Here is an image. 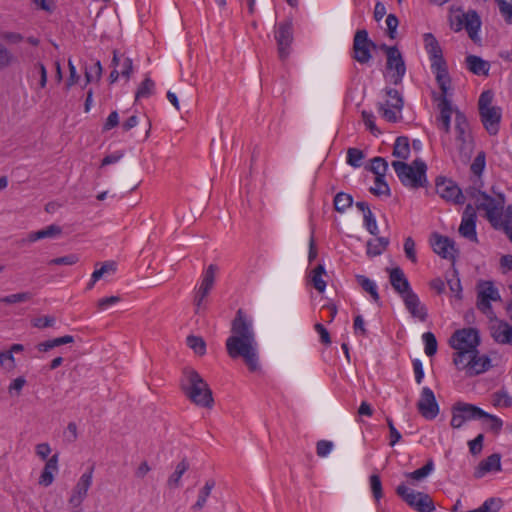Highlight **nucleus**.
Listing matches in <instances>:
<instances>
[{
    "label": "nucleus",
    "mask_w": 512,
    "mask_h": 512,
    "mask_svg": "<svg viewBox=\"0 0 512 512\" xmlns=\"http://www.w3.org/2000/svg\"><path fill=\"white\" fill-rule=\"evenodd\" d=\"M480 344L479 333L475 328L456 330L449 339V345L455 350L453 363L466 376H476L488 371L491 359L477 350Z\"/></svg>",
    "instance_id": "f257e3e1"
},
{
    "label": "nucleus",
    "mask_w": 512,
    "mask_h": 512,
    "mask_svg": "<svg viewBox=\"0 0 512 512\" xmlns=\"http://www.w3.org/2000/svg\"><path fill=\"white\" fill-rule=\"evenodd\" d=\"M231 332L232 335L226 340L228 355L233 359L243 358L251 372L259 371L258 345L252 317L239 309L232 321Z\"/></svg>",
    "instance_id": "f03ea898"
},
{
    "label": "nucleus",
    "mask_w": 512,
    "mask_h": 512,
    "mask_svg": "<svg viewBox=\"0 0 512 512\" xmlns=\"http://www.w3.org/2000/svg\"><path fill=\"white\" fill-rule=\"evenodd\" d=\"M439 116L437 117L438 127L446 134L451 129V119H454L453 134L459 151L466 153L472 146V135L467 117L454 108L451 101L447 98V94L441 93L436 97Z\"/></svg>",
    "instance_id": "7ed1b4c3"
},
{
    "label": "nucleus",
    "mask_w": 512,
    "mask_h": 512,
    "mask_svg": "<svg viewBox=\"0 0 512 512\" xmlns=\"http://www.w3.org/2000/svg\"><path fill=\"white\" fill-rule=\"evenodd\" d=\"M478 210H483L487 220L495 229H502L512 242V206L504 210L505 199L502 194L493 198L486 193L474 195Z\"/></svg>",
    "instance_id": "20e7f679"
},
{
    "label": "nucleus",
    "mask_w": 512,
    "mask_h": 512,
    "mask_svg": "<svg viewBox=\"0 0 512 512\" xmlns=\"http://www.w3.org/2000/svg\"><path fill=\"white\" fill-rule=\"evenodd\" d=\"M180 386L185 396L195 405L211 408L213 405L212 391L207 382L192 368L183 370Z\"/></svg>",
    "instance_id": "39448f33"
},
{
    "label": "nucleus",
    "mask_w": 512,
    "mask_h": 512,
    "mask_svg": "<svg viewBox=\"0 0 512 512\" xmlns=\"http://www.w3.org/2000/svg\"><path fill=\"white\" fill-rule=\"evenodd\" d=\"M424 47L430 60L432 73L435 75L437 84L441 93L448 94L451 79L448 73L446 61L443 57V51L437 39L431 33H425L423 36Z\"/></svg>",
    "instance_id": "423d86ee"
},
{
    "label": "nucleus",
    "mask_w": 512,
    "mask_h": 512,
    "mask_svg": "<svg viewBox=\"0 0 512 512\" xmlns=\"http://www.w3.org/2000/svg\"><path fill=\"white\" fill-rule=\"evenodd\" d=\"M391 165L405 187L418 189L427 185V166L424 161L416 159L411 165L403 161H392Z\"/></svg>",
    "instance_id": "0eeeda50"
},
{
    "label": "nucleus",
    "mask_w": 512,
    "mask_h": 512,
    "mask_svg": "<svg viewBox=\"0 0 512 512\" xmlns=\"http://www.w3.org/2000/svg\"><path fill=\"white\" fill-rule=\"evenodd\" d=\"M494 94L490 90L483 91L478 99V111L480 120L490 135H496L499 131L502 118L500 107L493 105Z\"/></svg>",
    "instance_id": "6e6552de"
},
{
    "label": "nucleus",
    "mask_w": 512,
    "mask_h": 512,
    "mask_svg": "<svg viewBox=\"0 0 512 512\" xmlns=\"http://www.w3.org/2000/svg\"><path fill=\"white\" fill-rule=\"evenodd\" d=\"M404 101L398 90L385 88L383 99L379 103V113L388 122H397L401 118Z\"/></svg>",
    "instance_id": "1a4fd4ad"
},
{
    "label": "nucleus",
    "mask_w": 512,
    "mask_h": 512,
    "mask_svg": "<svg viewBox=\"0 0 512 512\" xmlns=\"http://www.w3.org/2000/svg\"><path fill=\"white\" fill-rule=\"evenodd\" d=\"M450 26L455 32L465 29L473 41L479 40L478 32L481 27V19L474 10L462 12L460 10L450 16Z\"/></svg>",
    "instance_id": "9d476101"
},
{
    "label": "nucleus",
    "mask_w": 512,
    "mask_h": 512,
    "mask_svg": "<svg viewBox=\"0 0 512 512\" xmlns=\"http://www.w3.org/2000/svg\"><path fill=\"white\" fill-rule=\"evenodd\" d=\"M386 54V74L385 77L395 85L402 82L406 73V65L403 56L398 48L384 46Z\"/></svg>",
    "instance_id": "9b49d317"
},
{
    "label": "nucleus",
    "mask_w": 512,
    "mask_h": 512,
    "mask_svg": "<svg viewBox=\"0 0 512 512\" xmlns=\"http://www.w3.org/2000/svg\"><path fill=\"white\" fill-rule=\"evenodd\" d=\"M396 493L400 496L411 508L417 512H433L435 505L432 498L423 492H417L405 484L397 487Z\"/></svg>",
    "instance_id": "f8f14e48"
},
{
    "label": "nucleus",
    "mask_w": 512,
    "mask_h": 512,
    "mask_svg": "<svg viewBox=\"0 0 512 512\" xmlns=\"http://www.w3.org/2000/svg\"><path fill=\"white\" fill-rule=\"evenodd\" d=\"M498 289L491 281H481L477 286V308L489 317L493 316L491 302L499 301Z\"/></svg>",
    "instance_id": "ddd939ff"
},
{
    "label": "nucleus",
    "mask_w": 512,
    "mask_h": 512,
    "mask_svg": "<svg viewBox=\"0 0 512 512\" xmlns=\"http://www.w3.org/2000/svg\"><path fill=\"white\" fill-rule=\"evenodd\" d=\"M274 37L278 46V54L281 60L288 58L293 42V25L291 20H285L275 26Z\"/></svg>",
    "instance_id": "4468645a"
},
{
    "label": "nucleus",
    "mask_w": 512,
    "mask_h": 512,
    "mask_svg": "<svg viewBox=\"0 0 512 512\" xmlns=\"http://www.w3.org/2000/svg\"><path fill=\"white\" fill-rule=\"evenodd\" d=\"M374 43L369 39L365 29L357 30L353 39V58L360 64H366L372 58Z\"/></svg>",
    "instance_id": "2eb2a0df"
},
{
    "label": "nucleus",
    "mask_w": 512,
    "mask_h": 512,
    "mask_svg": "<svg viewBox=\"0 0 512 512\" xmlns=\"http://www.w3.org/2000/svg\"><path fill=\"white\" fill-rule=\"evenodd\" d=\"M436 192L442 199L454 204H463L465 201L461 189L451 179L438 177L436 179Z\"/></svg>",
    "instance_id": "dca6fc26"
},
{
    "label": "nucleus",
    "mask_w": 512,
    "mask_h": 512,
    "mask_svg": "<svg viewBox=\"0 0 512 512\" xmlns=\"http://www.w3.org/2000/svg\"><path fill=\"white\" fill-rule=\"evenodd\" d=\"M419 413L427 420H433L439 414V405L434 392L429 387H423L417 403Z\"/></svg>",
    "instance_id": "f3484780"
},
{
    "label": "nucleus",
    "mask_w": 512,
    "mask_h": 512,
    "mask_svg": "<svg viewBox=\"0 0 512 512\" xmlns=\"http://www.w3.org/2000/svg\"><path fill=\"white\" fill-rule=\"evenodd\" d=\"M218 267L215 264H210L206 270L202 273L200 285L195 293L194 303L199 310L206 296L213 288L215 282V276Z\"/></svg>",
    "instance_id": "a211bd4d"
},
{
    "label": "nucleus",
    "mask_w": 512,
    "mask_h": 512,
    "mask_svg": "<svg viewBox=\"0 0 512 512\" xmlns=\"http://www.w3.org/2000/svg\"><path fill=\"white\" fill-rule=\"evenodd\" d=\"M93 469H89L81 475L75 487L72 489L69 503L73 507H79L87 496L92 485Z\"/></svg>",
    "instance_id": "6ab92c4d"
},
{
    "label": "nucleus",
    "mask_w": 512,
    "mask_h": 512,
    "mask_svg": "<svg viewBox=\"0 0 512 512\" xmlns=\"http://www.w3.org/2000/svg\"><path fill=\"white\" fill-rule=\"evenodd\" d=\"M476 211L474 207L468 204L463 212L461 224L459 226V233L464 238L477 243V233H476Z\"/></svg>",
    "instance_id": "aec40b11"
},
{
    "label": "nucleus",
    "mask_w": 512,
    "mask_h": 512,
    "mask_svg": "<svg viewBox=\"0 0 512 512\" xmlns=\"http://www.w3.org/2000/svg\"><path fill=\"white\" fill-rule=\"evenodd\" d=\"M433 251L445 259H454L457 253L454 241L447 236L434 234L431 238Z\"/></svg>",
    "instance_id": "412c9836"
},
{
    "label": "nucleus",
    "mask_w": 512,
    "mask_h": 512,
    "mask_svg": "<svg viewBox=\"0 0 512 512\" xmlns=\"http://www.w3.org/2000/svg\"><path fill=\"white\" fill-rule=\"evenodd\" d=\"M402 300L404 302L406 309L414 318H417L421 322L426 321L428 316L427 308L420 301L419 297L414 291L408 293L407 295H404V297H402Z\"/></svg>",
    "instance_id": "4be33fe9"
},
{
    "label": "nucleus",
    "mask_w": 512,
    "mask_h": 512,
    "mask_svg": "<svg viewBox=\"0 0 512 512\" xmlns=\"http://www.w3.org/2000/svg\"><path fill=\"white\" fill-rule=\"evenodd\" d=\"M501 470V456L497 453H494L478 464V466L475 468L474 476L475 478L479 479L483 478L488 473L500 472Z\"/></svg>",
    "instance_id": "5701e85b"
},
{
    "label": "nucleus",
    "mask_w": 512,
    "mask_h": 512,
    "mask_svg": "<svg viewBox=\"0 0 512 512\" xmlns=\"http://www.w3.org/2000/svg\"><path fill=\"white\" fill-rule=\"evenodd\" d=\"M389 280L391 286L400 294L401 298L413 291L403 270L399 267L393 268L389 271Z\"/></svg>",
    "instance_id": "b1692460"
},
{
    "label": "nucleus",
    "mask_w": 512,
    "mask_h": 512,
    "mask_svg": "<svg viewBox=\"0 0 512 512\" xmlns=\"http://www.w3.org/2000/svg\"><path fill=\"white\" fill-rule=\"evenodd\" d=\"M491 335L498 343L512 345V326L507 322L495 320L491 325Z\"/></svg>",
    "instance_id": "393cba45"
},
{
    "label": "nucleus",
    "mask_w": 512,
    "mask_h": 512,
    "mask_svg": "<svg viewBox=\"0 0 512 512\" xmlns=\"http://www.w3.org/2000/svg\"><path fill=\"white\" fill-rule=\"evenodd\" d=\"M24 350L22 344H13L8 350L0 351V366L7 372L16 368L14 353H20Z\"/></svg>",
    "instance_id": "a878e982"
},
{
    "label": "nucleus",
    "mask_w": 512,
    "mask_h": 512,
    "mask_svg": "<svg viewBox=\"0 0 512 512\" xmlns=\"http://www.w3.org/2000/svg\"><path fill=\"white\" fill-rule=\"evenodd\" d=\"M467 69L477 76H488L490 63L479 56L468 55L466 57Z\"/></svg>",
    "instance_id": "bb28decb"
},
{
    "label": "nucleus",
    "mask_w": 512,
    "mask_h": 512,
    "mask_svg": "<svg viewBox=\"0 0 512 512\" xmlns=\"http://www.w3.org/2000/svg\"><path fill=\"white\" fill-rule=\"evenodd\" d=\"M58 471V454H54L49 458L44 466V469L39 477V484L48 487L54 481V475Z\"/></svg>",
    "instance_id": "cd10ccee"
},
{
    "label": "nucleus",
    "mask_w": 512,
    "mask_h": 512,
    "mask_svg": "<svg viewBox=\"0 0 512 512\" xmlns=\"http://www.w3.org/2000/svg\"><path fill=\"white\" fill-rule=\"evenodd\" d=\"M325 276H326V271L322 264H319L315 268H313L308 275L309 283L319 293H323L326 289L327 283H326V280L324 279Z\"/></svg>",
    "instance_id": "c85d7f7f"
},
{
    "label": "nucleus",
    "mask_w": 512,
    "mask_h": 512,
    "mask_svg": "<svg viewBox=\"0 0 512 512\" xmlns=\"http://www.w3.org/2000/svg\"><path fill=\"white\" fill-rule=\"evenodd\" d=\"M112 65L118 69L121 76L126 78L130 77L133 65L132 60L129 57H126L123 54H118L116 51H114Z\"/></svg>",
    "instance_id": "c756f323"
},
{
    "label": "nucleus",
    "mask_w": 512,
    "mask_h": 512,
    "mask_svg": "<svg viewBox=\"0 0 512 512\" xmlns=\"http://www.w3.org/2000/svg\"><path fill=\"white\" fill-rule=\"evenodd\" d=\"M61 233H62V229H61L60 226L55 225V224H51V225L45 227L44 229H41V230H38V231H34V232H30L28 234V238L27 239H28L29 242H35V241H38V240H41V239H45V238L57 237Z\"/></svg>",
    "instance_id": "7c9ffc66"
},
{
    "label": "nucleus",
    "mask_w": 512,
    "mask_h": 512,
    "mask_svg": "<svg viewBox=\"0 0 512 512\" xmlns=\"http://www.w3.org/2000/svg\"><path fill=\"white\" fill-rule=\"evenodd\" d=\"M410 153L411 149L408 138L403 136L398 137L395 140L392 155L395 158H398V161L405 162V160H407L410 157Z\"/></svg>",
    "instance_id": "2f4dec72"
},
{
    "label": "nucleus",
    "mask_w": 512,
    "mask_h": 512,
    "mask_svg": "<svg viewBox=\"0 0 512 512\" xmlns=\"http://www.w3.org/2000/svg\"><path fill=\"white\" fill-rule=\"evenodd\" d=\"M389 239L386 237H375L367 242L366 253L369 257L381 255L388 247Z\"/></svg>",
    "instance_id": "473e14b6"
},
{
    "label": "nucleus",
    "mask_w": 512,
    "mask_h": 512,
    "mask_svg": "<svg viewBox=\"0 0 512 512\" xmlns=\"http://www.w3.org/2000/svg\"><path fill=\"white\" fill-rule=\"evenodd\" d=\"M357 283L361 286V288L370 294L372 300L374 302H378L380 299L379 293H378V287L375 281L367 278L364 275H356Z\"/></svg>",
    "instance_id": "72a5a7b5"
},
{
    "label": "nucleus",
    "mask_w": 512,
    "mask_h": 512,
    "mask_svg": "<svg viewBox=\"0 0 512 512\" xmlns=\"http://www.w3.org/2000/svg\"><path fill=\"white\" fill-rule=\"evenodd\" d=\"M458 407L466 421L482 419L485 415V411L472 404L459 403Z\"/></svg>",
    "instance_id": "f704fd0d"
},
{
    "label": "nucleus",
    "mask_w": 512,
    "mask_h": 512,
    "mask_svg": "<svg viewBox=\"0 0 512 512\" xmlns=\"http://www.w3.org/2000/svg\"><path fill=\"white\" fill-rule=\"evenodd\" d=\"M30 77L32 80H38V85L41 89L45 88L47 85V70L42 63L34 64Z\"/></svg>",
    "instance_id": "c9c22d12"
},
{
    "label": "nucleus",
    "mask_w": 512,
    "mask_h": 512,
    "mask_svg": "<svg viewBox=\"0 0 512 512\" xmlns=\"http://www.w3.org/2000/svg\"><path fill=\"white\" fill-rule=\"evenodd\" d=\"M189 464L182 460L179 462L175 468V471L170 475L168 479V485L171 487H178L180 485V480L183 474L188 470Z\"/></svg>",
    "instance_id": "e433bc0d"
},
{
    "label": "nucleus",
    "mask_w": 512,
    "mask_h": 512,
    "mask_svg": "<svg viewBox=\"0 0 512 512\" xmlns=\"http://www.w3.org/2000/svg\"><path fill=\"white\" fill-rule=\"evenodd\" d=\"M214 486L215 482L213 480H209L205 483L204 487L199 491L198 499L193 506L194 509L200 510L205 506Z\"/></svg>",
    "instance_id": "4c0bfd02"
},
{
    "label": "nucleus",
    "mask_w": 512,
    "mask_h": 512,
    "mask_svg": "<svg viewBox=\"0 0 512 512\" xmlns=\"http://www.w3.org/2000/svg\"><path fill=\"white\" fill-rule=\"evenodd\" d=\"M492 404L498 408H508L512 405V397L505 390H500L492 395Z\"/></svg>",
    "instance_id": "58836bf2"
},
{
    "label": "nucleus",
    "mask_w": 512,
    "mask_h": 512,
    "mask_svg": "<svg viewBox=\"0 0 512 512\" xmlns=\"http://www.w3.org/2000/svg\"><path fill=\"white\" fill-rule=\"evenodd\" d=\"M365 155L362 150L357 148H349L347 150L346 162L350 166L354 168H359L362 166L363 159Z\"/></svg>",
    "instance_id": "ea45409f"
},
{
    "label": "nucleus",
    "mask_w": 512,
    "mask_h": 512,
    "mask_svg": "<svg viewBox=\"0 0 512 512\" xmlns=\"http://www.w3.org/2000/svg\"><path fill=\"white\" fill-rule=\"evenodd\" d=\"M422 340L424 342L425 354L429 357L434 356L438 347L435 335L432 332H425L422 335Z\"/></svg>",
    "instance_id": "a19ab883"
},
{
    "label": "nucleus",
    "mask_w": 512,
    "mask_h": 512,
    "mask_svg": "<svg viewBox=\"0 0 512 512\" xmlns=\"http://www.w3.org/2000/svg\"><path fill=\"white\" fill-rule=\"evenodd\" d=\"M434 470V463L432 460H429L423 467L407 473L406 477L415 481H420L427 477Z\"/></svg>",
    "instance_id": "79ce46f5"
},
{
    "label": "nucleus",
    "mask_w": 512,
    "mask_h": 512,
    "mask_svg": "<svg viewBox=\"0 0 512 512\" xmlns=\"http://www.w3.org/2000/svg\"><path fill=\"white\" fill-rule=\"evenodd\" d=\"M102 77V65L100 61H96L93 66L85 69V85L99 81Z\"/></svg>",
    "instance_id": "37998d69"
},
{
    "label": "nucleus",
    "mask_w": 512,
    "mask_h": 512,
    "mask_svg": "<svg viewBox=\"0 0 512 512\" xmlns=\"http://www.w3.org/2000/svg\"><path fill=\"white\" fill-rule=\"evenodd\" d=\"M352 203V196L347 193L340 192L334 198V207L338 212H344Z\"/></svg>",
    "instance_id": "c03bdc74"
},
{
    "label": "nucleus",
    "mask_w": 512,
    "mask_h": 512,
    "mask_svg": "<svg viewBox=\"0 0 512 512\" xmlns=\"http://www.w3.org/2000/svg\"><path fill=\"white\" fill-rule=\"evenodd\" d=\"M388 170V163L382 157H374L371 160V171L375 174V177H385Z\"/></svg>",
    "instance_id": "a18cd8bd"
},
{
    "label": "nucleus",
    "mask_w": 512,
    "mask_h": 512,
    "mask_svg": "<svg viewBox=\"0 0 512 512\" xmlns=\"http://www.w3.org/2000/svg\"><path fill=\"white\" fill-rule=\"evenodd\" d=\"M385 177H375L374 184L370 188V191L376 196H389L390 188L386 183Z\"/></svg>",
    "instance_id": "49530a36"
},
{
    "label": "nucleus",
    "mask_w": 512,
    "mask_h": 512,
    "mask_svg": "<svg viewBox=\"0 0 512 512\" xmlns=\"http://www.w3.org/2000/svg\"><path fill=\"white\" fill-rule=\"evenodd\" d=\"M501 16L507 24H512V0H495Z\"/></svg>",
    "instance_id": "de8ad7c7"
},
{
    "label": "nucleus",
    "mask_w": 512,
    "mask_h": 512,
    "mask_svg": "<svg viewBox=\"0 0 512 512\" xmlns=\"http://www.w3.org/2000/svg\"><path fill=\"white\" fill-rule=\"evenodd\" d=\"M486 166V155L483 151L479 152L477 156L474 158L471 164V172L475 176H481Z\"/></svg>",
    "instance_id": "09e8293b"
},
{
    "label": "nucleus",
    "mask_w": 512,
    "mask_h": 512,
    "mask_svg": "<svg viewBox=\"0 0 512 512\" xmlns=\"http://www.w3.org/2000/svg\"><path fill=\"white\" fill-rule=\"evenodd\" d=\"M31 298H32L31 293L21 292V293H15V294L3 296L0 298V302L4 303V304H16V303L29 301Z\"/></svg>",
    "instance_id": "8fccbe9b"
},
{
    "label": "nucleus",
    "mask_w": 512,
    "mask_h": 512,
    "mask_svg": "<svg viewBox=\"0 0 512 512\" xmlns=\"http://www.w3.org/2000/svg\"><path fill=\"white\" fill-rule=\"evenodd\" d=\"M187 345L198 355H204L206 352V344L201 337L188 336Z\"/></svg>",
    "instance_id": "3c124183"
},
{
    "label": "nucleus",
    "mask_w": 512,
    "mask_h": 512,
    "mask_svg": "<svg viewBox=\"0 0 512 512\" xmlns=\"http://www.w3.org/2000/svg\"><path fill=\"white\" fill-rule=\"evenodd\" d=\"M482 419L484 420V424L486 425L487 429L495 433H498L503 426L502 420L495 415H491L485 412V415H483Z\"/></svg>",
    "instance_id": "603ef678"
},
{
    "label": "nucleus",
    "mask_w": 512,
    "mask_h": 512,
    "mask_svg": "<svg viewBox=\"0 0 512 512\" xmlns=\"http://www.w3.org/2000/svg\"><path fill=\"white\" fill-rule=\"evenodd\" d=\"M154 82L150 78H146L136 92V99L148 98L154 91Z\"/></svg>",
    "instance_id": "864d4df0"
},
{
    "label": "nucleus",
    "mask_w": 512,
    "mask_h": 512,
    "mask_svg": "<svg viewBox=\"0 0 512 512\" xmlns=\"http://www.w3.org/2000/svg\"><path fill=\"white\" fill-rule=\"evenodd\" d=\"M502 507V501L499 498H489L478 508L480 512H498Z\"/></svg>",
    "instance_id": "5fc2aeb1"
},
{
    "label": "nucleus",
    "mask_w": 512,
    "mask_h": 512,
    "mask_svg": "<svg viewBox=\"0 0 512 512\" xmlns=\"http://www.w3.org/2000/svg\"><path fill=\"white\" fill-rule=\"evenodd\" d=\"M79 261V257L76 254H69L66 256L58 257L51 259L48 264L49 265H66L71 266L76 264Z\"/></svg>",
    "instance_id": "6e6d98bb"
},
{
    "label": "nucleus",
    "mask_w": 512,
    "mask_h": 512,
    "mask_svg": "<svg viewBox=\"0 0 512 512\" xmlns=\"http://www.w3.org/2000/svg\"><path fill=\"white\" fill-rule=\"evenodd\" d=\"M370 488L372 494L376 500H379L383 496L382 483L380 477L376 474L370 476Z\"/></svg>",
    "instance_id": "4d7b16f0"
},
{
    "label": "nucleus",
    "mask_w": 512,
    "mask_h": 512,
    "mask_svg": "<svg viewBox=\"0 0 512 512\" xmlns=\"http://www.w3.org/2000/svg\"><path fill=\"white\" fill-rule=\"evenodd\" d=\"M364 218V226L365 228L372 234L377 235L379 232L378 225L376 222V218L373 215L372 211H367L366 215L363 216Z\"/></svg>",
    "instance_id": "13d9d810"
},
{
    "label": "nucleus",
    "mask_w": 512,
    "mask_h": 512,
    "mask_svg": "<svg viewBox=\"0 0 512 512\" xmlns=\"http://www.w3.org/2000/svg\"><path fill=\"white\" fill-rule=\"evenodd\" d=\"M333 447V442L328 440H320L316 444V453L319 457L324 458L331 453Z\"/></svg>",
    "instance_id": "bf43d9fd"
},
{
    "label": "nucleus",
    "mask_w": 512,
    "mask_h": 512,
    "mask_svg": "<svg viewBox=\"0 0 512 512\" xmlns=\"http://www.w3.org/2000/svg\"><path fill=\"white\" fill-rule=\"evenodd\" d=\"M404 252L406 257L413 263L417 262L415 242L411 237H407L404 241Z\"/></svg>",
    "instance_id": "052dcab7"
},
{
    "label": "nucleus",
    "mask_w": 512,
    "mask_h": 512,
    "mask_svg": "<svg viewBox=\"0 0 512 512\" xmlns=\"http://www.w3.org/2000/svg\"><path fill=\"white\" fill-rule=\"evenodd\" d=\"M68 68H69V77L65 83L66 89H70L72 86L79 82L80 76L77 73L76 67L73 64L72 60H68Z\"/></svg>",
    "instance_id": "680f3d73"
},
{
    "label": "nucleus",
    "mask_w": 512,
    "mask_h": 512,
    "mask_svg": "<svg viewBox=\"0 0 512 512\" xmlns=\"http://www.w3.org/2000/svg\"><path fill=\"white\" fill-rule=\"evenodd\" d=\"M387 26L388 36L394 39L397 34V27L399 24L398 18L394 14H389L385 20Z\"/></svg>",
    "instance_id": "e2e57ef3"
},
{
    "label": "nucleus",
    "mask_w": 512,
    "mask_h": 512,
    "mask_svg": "<svg viewBox=\"0 0 512 512\" xmlns=\"http://www.w3.org/2000/svg\"><path fill=\"white\" fill-rule=\"evenodd\" d=\"M12 61V53L7 48L0 45V69L8 67L12 63Z\"/></svg>",
    "instance_id": "0e129e2a"
},
{
    "label": "nucleus",
    "mask_w": 512,
    "mask_h": 512,
    "mask_svg": "<svg viewBox=\"0 0 512 512\" xmlns=\"http://www.w3.org/2000/svg\"><path fill=\"white\" fill-rule=\"evenodd\" d=\"M387 425L390 431V446H395L401 439L400 432L395 428L393 420L391 418H387Z\"/></svg>",
    "instance_id": "69168bd1"
},
{
    "label": "nucleus",
    "mask_w": 512,
    "mask_h": 512,
    "mask_svg": "<svg viewBox=\"0 0 512 512\" xmlns=\"http://www.w3.org/2000/svg\"><path fill=\"white\" fill-rule=\"evenodd\" d=\"M413 371L415 375V381L417 384H421L424 379V370L422 362L419 359L412 361Z\"/></svg>",
    "instance_id": "338daca9"
},
{
    "label": "nucleus",
    "mask_w": 512,
    "mask_h": 512,
    "mask_svg": "<svg viewBox=\"0 0 512 512\" xmlns=\"http://www.w3.org/2000/svg\"><path fill=\"white\" fill-rule=\"evenodd\" d=\"M466 422L458 405L455 406L453 416L451 418V426L453 428H460Z\"/></svg>",
    "instance_id": "774afa93"
}]
</instances>
